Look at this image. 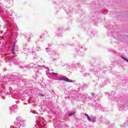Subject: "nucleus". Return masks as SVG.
<instances>
[{"instance_id": "1", "label": "nucleus", "mask_w": 128, "mask_h": 128, "mask_svg": "<svg viewBox=\"0 0 128 128\" xmlns=\"http://www.w3.org/2000/svg\"><path fill=\"white\" fill-rule=\"evenodd\" d=\"M58 80H64L66 82H74V80L68 79L66 77H58L57 78Z\"/></svg>"}, {"instance_id": "2", "label": "nucleus", "mask_w": 128, "mask_h": 128, "mask_svg": "<svg viewBox=\"0 0 128 128\" xmlns=\"http://www.w3.org/2000/svg\"><path fill=\"white\" fill-rule=\"evenodd\" d=\"M74 112H72L70 114H69L70 116H74Z\"/></svg>"}, {"instance_id": "3", "label": "nucleus", "mask_w": 128, "mask_h": 128, "mask_svg": "<svg viewBox=\"0 0 128 128\" xmlns=\"http://www.w3.org/2000/svg\"><path fill=\"white\" fill-rule=\"evenodd\" d=\"M123 60H126V62H128V60L126 58H123Z\"/></svg>"}, {"instance_id": "4", "label": "nucleus", "mask_w": 128, "mask_h": 128, "mask_svg": "<svg viewBox=\"0 0 128 128\" xmlns=\"http://www.w3.org/2000/svg\"><path fill=\"white\" fill-rule=\"evenodd\" d=\"M88 120H89V122H90V116H88Z\"/></svg>"}, {"instance_id": "5", "label": "nucleus", "mask_w": 128, "mask_h": 128, "mask_svg": "<svg viewBox=\"0 0 128 128\" xmlns=\"http://www.w3.org/2000/svg\"><path fill=\"white\" fill-rule=\"evenodd\" d=\"M84 114V116H88V114Z\"/></svg>"}, {"instance_id": "6", "label": "nucleus", "mask_w": 128, "mask_h": 128, "mask_svg": "<svg viewBox=\"0 0 128 128\" xmlns=\"http://www.w3.org/2000/svg\"><path fill=\"white\" fill-rule=\"evenodd\" d=\"M91 94H92V96H94V93H92Z\"/></svg>"}, {"instance_id": "7", "label": "nucleus", "mask_w": 128, "mask_h": 128, "mask_svg": "<svg viewBox=\"0 0 128 128\" xmlns=\"http://www.w3.org/2000/svg\"><path fill=\"white\" fill-rule=\"evenodd\" d=\"M14 46H16V43H14Z\"/></svg>"}, {"instance_id": "8", "label": "nucleus", "mask_w": 128, "mask_h": 128, "mask_svg": "<svg viewBox=\"0 0 128 128\" xmlns=\"http://www.w3.org/2000/svg\"><path fill=\"white\" fill-rule=\"evenodd\" d=\"M123 59L124 58L123 56L122 57Z\"/></svg>"}, {"instance_id": "9", "label": "nucleus", "mask_w": 128, "mask_h": 128, "mask_svg": "<svg viewBox=\"0 0 128 128\" xmlns=\"http://www.w3.org/2000/svg\"><path fill=\"white\" fill-rule=\"evenodd\" d=\"M52 74H54V73L53 72V73H52Z\"/></svg>"}]
</instances>
